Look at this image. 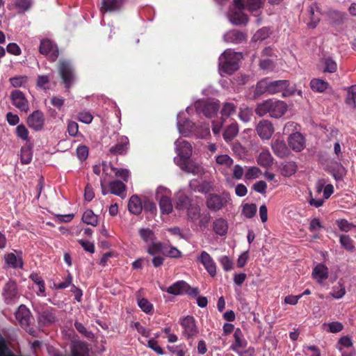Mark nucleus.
I'll list each match as a JSON object with an SVG mask.
<instances>
[{"label": "nucleus", "instance_id": "obj_45", "mask_svg": "<svg viewBox=\"0 0 356 356\" xmlns=\"http://www.w3.org/2000/svg\"><path fill=\"white\" fill-rule=\"evenodd\" d=\"M257 205L255 204H245L243 206L242 213L248 218H253L257 213Z\"/></svg>", "mask_w": 356, "mask_h": 356}, {"label": "nucleus", "instance_id": "obj_27", "mask_svg": "<svg viewBox=\"0 0 356 356\" xmlns=\"http://www.w3.org/2000/svg\"><path fill=\"white\" fill-rule=\"evenodd\" d=\"M271 147L275 154L280 158L286 156L289 153V150L283 140L277 139L273 141Z\"/></svg>", "mask_w": 356, "mask_h": 356}, {"label": "nucleus", "instance_id": "obj_12", "mask_svg": "<svg viewBox=\"0 0 356 356\" xmlns=\"http://www.w3.org/2000/svg\"><path fill=\"white\" fill-rule=\"evenodd\" d=\"M3 296L7 304L13 303L19 298L17 284L14 281H8L3 287Z\"/></svg>", "mask_w": 356, "mask_h": 356}, {"label": "nucleus", "instance_id": "obj_64", "mask_svg": "<svg viewBox=\"0 0 356 356\" xmlns=\"http://www.w3.org/2000/svg\"><path fill=\"white\" fill-rule=\"evenodd\" d=\"M262 0H248L247 8L251 11H257L261 7Z\"/></svg>", "mask_w": 356, "mask_h": 356}, {"label": "nucleus", "instance_id": "obj_31", "mask_svg": "<svg viewBox=\"0 0 356 356\" xmlns=\"http://www.w3.org/2000/svg\"><path fill=\"white\" fill-rule=\"evenodd\" d=\"M238 134V126L236 122H232L226 127L222 136L227 143L231 142Z\"/></svg>", "mask_w": 356, "mask_h": 356}, {"label": "nucleus", "instance_id": "obj_29", "mask_svg": "<svg viewBox=\"0 0 356 356\" xmlns=\"http://www.w3.org/2000/svg\"><path fill=\"white\" fill-rule=\"evenodd\" d=\"M128 209L134 215H139L142 212L143 203L138 195H134L130 197L128 203Z\"/></svg>", "mask_w": 356, "mask_h": 356}, {"label": "nucleus", "instance_id": "obj_30", "mask_svg": "<svg viewBox=\"0 0 356 356\" xmlns=\"http://www.w3.org/2000/svg\"><path fill=\"white\" fill-rule=\"evenodd\" d=\"M71 350L72 354L74 356L88 355V348L86 343L81 341H74L71 346Z\"/></svg>", "mask_w": 356, "mask_h": 356}, {"label": "nucleus", "instance_id": "obj_42", "mask_svg": "<svg viewBox=\"0 0 356 356\" xmlns=\"http://www.w3.org/2000/svg\"><path fill=\"white\" fill-rule=\"evenodd\" d=\"M282 174L285 177H290L297 170V165L294 161H289L282 164Z\"/></svg>", "mask_w": 356, "mask_h": 356}, {"label": "nucleus", "instance_id": "obj_52", "mask_svg": "<svg viewBox=\"0 0 356 356\" xmlns=\"http://www.w3.org/2000/svg\"><path fill=\"white\" fill-rule=\"evenodd\" d=\"M270 34V30L268 28L263 27L262 29L257 31L253 35L252 40L255 42L262 41L266 39Z\"/></svg>", "mask_w": 356, "mask_h": 356}, {"label": "nucleus", "instance_id": "obj_15", "mask_svg": "<svg viewBox=\"0 0 356 356\" xmlns=\"http://www.w3.org/2000/svg\"><path fill=\"white\" fill-rule=\"evenodd\" d=\"M181 325L184 328V334L187 337H192L198 333L195 319L193 316H187L181 321Z\"/></svg>", "mask_w": 356, "mask_h": 356}, {"label": "nucleus", "instance_id": "obj_22", "mask_svg": "<svg viewBox=\"0 0 356 356\" xmlns=\"http://www.w3.org/2000/svg\"><path fill=\"white\" fill-rule=\"evenodd\" d=\"M40 52L44 55H50V57L55 60L58 56V51L49 40H43L40 42Z\"/></svg>", "mask_w": 356, "mask_h": 356}, {"label": "nucleus", "instance_id": "obj_23", "mask_svg": "<svg viewBox=\"0 0 356 356\" xmlns=\"http://www.w3.org/2000/svg\"><path fill=\"white\" fill-rule=\"evenodd\" d=\"M246 35L238 30L234 29L227 31L223 36L224 40L229 43H241L246 40Z\"/></svg>", "mask_w": 356, "mask_h": 356}, {"label": "nucleus", "instance_id": "obj_35", "mask_svg": "<svg viewBox=\"0 0 356 356\" xmlns=\"http://www.w3.org/2000/svg\"><path fill=\"white\" fill-rule=\"evenodd\" d=\"M227 223L224 219L218 218L214 220L213 223V229L216 234L224 236L227 234Z\"/></svg>", "mask_w": 356, "mask_h": 356}, {"label": "nucleus", "instance_id": "obj_1", "mask_svg": "<svg viewBox=\"0 0 356 356\" xmlns=\"http://www.w3.org/2000/svg\"><path fill=\"white\" fill-rule=\"evenodd\" d=\"M286 110L287 105L283 101L268 99L257 105L255 113L260 117L268 113L271 118H280L284 115Z\"/></svg>", "mask_w": 356, "mask_h": 356}, {"label": "nucleus", "instance_id": "obj_13", "mask_svg": "<svg viewBox=\"0 0 356 356\" xmlns=\"http://www.w3.org/2000/svg\"><path fill=\"white\" fill-rule=\"evenodd\" d=\"M44 118L40 111H35L27 118L28 126L35 131H40L43 128Z\"/></svg>", "mask_w": 356, "mask_h": 356}, {"label": "nucleus", "instance_id": "obj_20", "mask_svg": "<svg viewBox=\"0 0 356 356\" xmlns=\"http://www.w3.org/2000/svg\"><path fill=\"white\" fill-rule=\"evenodd\" d=\"M288 143L290 147L296 152H300L305 147V138L299 132L290 134L288 138Z\"/></svg>", "mask_w": 356, "mask_h": 356}, {"label": "nucleus", "instance_id": "obj_36", "mask_svg": "<svg viewBox=\"0 0 356 356\" xmlns=\"http://www.w3.org/2000/svg\"><path fill=\"white\" fill-rule=\"evenodd\" d=\"M257 162L260 165L268 168L272 165L273 158L268 150H264L259 154Z\"/></svg>", "mask_w": 356, "mask_h": 356}, {"label": "nucleus", "instance_id": "obj_9", "mask_svg": "<svg viewBox=\"0 0 356 356\" xmlns=\"http://www.w3.org/2000/svg\"><path fill=\"white\" fill-rule=\"evenodd\" d=\"M58 70L65 87L70 88L74 79L73 69L70 63L65 60L60 61Z\"/></svg>", "mask_w": 356, "mask_h": 356}, {"label": "nucleus", "instance_id": "obj_63", "mask_svg": "<svg viewBox=\"0 0 356 356\" xmlns=\"http://www.w3.org/2000/svg\"><path fill=\"white\" fill-rule=\"evenodd\" d=\"M147 346L154 350L158 355H162L164 354L162 348L158 345L157 341L154 339H149Z\"/></svg>", "mask_w": 356, "mask_h": 356}, {"label": "nucleus", "instance_id": "obj_11", "mask_svg": "<svg viewBox=\"0 0 356 356\" xmlns=\"http://www.w3.org/2000/svg\"><path fill=\"white\" fill-rule=\"evenodd\" d=\"M227 199L217 194H209L207 197L206 204L209 209L213 211L220 210L226 206Z\"/></svg>", "mask_w": 356, "mask_h": 356}, {"label": "nucleus", "instance_id": "obj_2", "mask_svg": "<svg viewBox=\"0 0 356 356\" xmlns=\"http://www.w3.org/2000/svg\"><path fill=\"white\" fill-rule=\"evenodd\" d=\"M242 58L241 53L227 49L219 58V69L221 72L232 74L238 69V61Z\"/></svg>", "mask_w": 356, "mask_h": 356}, {"label": "nucleus", "instance_id": "obj_18", "mask_svg": "<svg viewBox=\"0 0 356 356\" xmlns=\"http://www.w3.org/2000/svg\"><path fill=\"white\" fill-rule=\"evenodd\" d=\"M15 317L22 327H28L31 321V314L29 309L24 305H21L16 314Z\"/></svg>", "mask_w": 356, "mask_h": 356}, {"label": "nucleus", "instance_id": "obj_17", "mask_svg": "<svg viewBox=\"0 0 356 356\" xmlns=\"http://www.w3.org/2000/svg\"><path fill=\"white\" fill-rule=\"evenodd\" d=\"M256 131L261 138L268 140L273 135L274 128L270 121L263 120L258 123Z\"/></svg>", "mask_w": 356, "mask_h": 356}, {"label": "nucleus", "instance_id": "obj_44", "mask_svg": "<svg viewBox=\"0 0 356 356\" xmlns=\"http://www.w3.org/2000/svg\"><path fill=\"white\" fill-rule=\"evenodd\" d=\"M346 102L353 108L356 107V85L348 88Z\"/></svg>", "mask_w": 356, "mask_h": 356}, {"label": "nucleus", "instance_id": "obj_37", "mask_svg": "<svg viewBox=\"0 0 356 356\" xmlns=\"http://www.w3.org/2000/svg\"><path fill=\"white\" fill-rule=\"evenodd\" d=\"M6 262L8 265L13 268H20L23 266V261L21 257H17L14 253L10 252L5 257Z\"/></svg>", "mask_w": 356, "mask_h": 356}, {"label": "nucleus", "instance_id": "obj_4", "mask_svg": "<svg viewBox=\"0 0 356 356\" xmlns=\"http://www.w3.org/2000/svg\"><path fill=\"white\" fill-rule=\"evenodd\" d=\"M289 86L287 80L270 81L268 79L259 81L256 87L257 94H262L267 92L269 94H275L286 90Z\"/></svg>", "mask_w": 356, "mask_h": 356}, {"label": "nucleus", "instance_id": "obj_49", "mask_svg": "<svg viewBox=\"0 0 356 356\" xmlns=\"http://www.w3.org/2000/svg\"><path fill=\"white\" fill-rule=\"evenodd\" d=\"M140 237L147 243H150L154 241L155 236L154 232L149 229H140L139 230Z\"/></svg>", "mask_w": 356, "mask_h": 356}, {"label": "nucleus", "instance_id": "obj_32", "mask_svg": "<svg viewBox=\"0 0 356 356\" xmlns=\"http://www.w3.org/2000/svg\"><path fill=\"white\" fill-rule=\"evenodd\" d=\"M234 343L230 346V348L239 353L238 349L246 346V341L243 339V334L239 328H237L234 333Z\"/></svg>", "mask_w": 356, "mask_h": 356}, {"label": "nucleus", "instance_id": "obj_21", "mask_svg": "<svg viewBox=\"0 0 356 356\" xmlns=\"http://www.w3.org/2000/svg\"><path fill=\"white\" fill-rule=\"evenodd\" d=\"M128 147L129 140L127 137L122 136L120 138L116 145L110 147L108 154L111 156L124 154L127 152Z\"/></svg>", "mask_w": 356, "mask_h": 356}, {"label": "nucleus", "instance_id": "obj_60", "mask_svg": "<svg viewBox=\"0 0 356 356\" xmlns=\"http://www.w3.org/2000/svg\"><path fill=\"white\" fill-rule=\"evenodd\" d=\"M184 348L185 345L172 346L168 347L170 352L175 356H184L186 353Z\"/></svg>", "mask_w": 356, "mask_h": 356}, {"label": "nucleus", "instance_id": "obj_28", "mask_svg": "<svg viewBox=\"0 0 356 356\" xmlns=\"http://www.w3.org/2000/svg\"><path fill=\"white\" fill-rule=\"evenodd\" d=\"M328 172L336 180L341 179L346 175L345 168L339 163L335 162L327 166Z\"/></svg>", "mask_w": 356, "mask_h": 356}, {"label": "nucleus", "instance_id": "obj_25", "mask_svg": "<svg viewBox=\"0 0 356 356\" xmlns=\"http://www.w3.org/2000/svg\"><path fill=\"white\" fill-rule=\"evenodd\" d=\"M328 268L324 264H318L312 271V277L319 284L322 283L328 277Z\"/></svg>", "mask_w": 356, "mask_h": 356}, {"label": "nucleus", "instance_id": "obj_40", "mask_svg": "<svg viewBox=\"0 0 356 356\" xmlns=\"http://www.w3.org/2000/svg\"><path fill=\"white\" fill-rule=\"evenodd\" d=\"M190 198L184 193H179L177 195L175 209L178 210L187 209L190 206Z\"/></svg>", "mask_w": 356, "mask_h": 356}, {"label": "nucleus", "instance_id": "obj_39", "mask_svg": "<svg viewBox=\"0 0 356 356\" xmlns=\"http://www.w3.org/2000/svg\"><path fill=\"white\" fill-rule=\"evenodd\" d=\"M108 187L112 194L118 196H121L122 193L126 190L125 184L119 180L111 181L108 184Z\"/></svg>", "mask_w": 356, "mask_h": 356}, {"label": "nucleus", "instance_id": "obj_43", "mask_svg": "<svg viewBox=\"0 0 356 356\" xmlns=\"http://www.w3.org/2000/svg\"><path fill=\"white\" fill-rule=\"evenodd\" d=\"M82 220L84 223L90 225L92 226H97L98 220L97 216L93 213L92 210H86L82 216Z\"/></svg>", "mask_w": 356, "mask_h": 356}, {"label": "nucleus", "instance_id": "obj_6", "mask_svg": "<svg viewBox=\"0 0 356 356\" xmlns=\"http://www.w3.org/2000/svg\"><path fill=\"white\" fill-rule=\"evenodd\" d=\"M163 291H165L162 288ZM166 291L172 295L178 296L186 293L192 297H197L199 290L197 288H193L184 281H178L167 288Z\"/></svg>", "mask_w": 356, "mask_h": 356}, {"label": "nucleus", "instance_id": "obj_14", "mask_svg": "<svg viewBox=\"0 0 356 356\" xmlns=\"http://www.w3.org/2000/svg\"><path fill=\"white\" fill-rule=\"evenodd\" d=\"M10 98L15 106L22 111L28 112L29 109V103L22 91L18 90L13 91L10 94Z\"/></svg>", "mask_w": 356, "mask_h": 356}, {"label": "nucleus", "instance_id": "obj_59", "mask_svg": "<svg viewBox=\"0 0 356 356\" xmlns=\"http://www.w3.org/2000/svg\"><path fill=\"white\" fill-rule=\"evenodd\" d=\"M77 119L86 124H90L92 122L93 116L89 111H81L78 113Z\"/></svg>", "mask_w": 356, "mask_h": 356}, {"label": "nucleus", "instance_id": "obj_38", "mask_svg": "<svg viewBox=\"0 0 356 356\" xmlns=\"http://www.w3.org/2000/svg\"><path fill=\"white\" fill-rule=\"evenodd\" d=\"M177 127L179 133L186 136L194 129L195 124L188 120H186V121L184 122L183 124H181L180 120V115H179Z\"/></svg>", "mask_w": 356, "mask_h": 356}, {"label": "nucleus", "instance_id": "obj_56", "mask_svg": "<svg viewBox=\"0 0 356 356\" xmlns=\"http://www.w3.org/2000/svg\"><path fill=\"white\" fill-rule=\"evenodd\" d=\"M28 77L26 76H18L10 78L9 81L13 87L18 88L26 83Z\"/></svg>", "mask_w": 356, "mask_h": 356}, {"label": "nucleus", "instance_id": "obj_7", "mask_svg": "<svg viewBox=\"0 0 356 356\" xmlns=\"http://www.w3.org/2000/svg\"><path fill=\"white\" fill-rule=\"evenodd\" d=\"M175 152L178 157H175L174 161L177 163V161H183L190 159L193 152L191 144L182 138H179L175 142Z\"/></svg>", "mask_w": 356, "mask_h": 356}, {"label": "nucleus", "instance_id": "obj_62", "mask_svg": "<svg viewBox=\"0 0 356 356\" xmlns=\"http://www.w3.org/2000/svg\"><path fill=\"white\" fill-rule=\"evenodd\" d=\"M16 133L18 137L24 140L29 138V131L24 124L18 125L16 128Z\"/></svg>", "mask_w": 356, "mask_h": 356}, {"label": "nucleus", "instance_id": "obj_47", "mask_svg": "<svg viewBox=\"0 0 356 356\" xmlns=\"http://www.w3.org/2000/svg\"><path fill=\"white\" fill-rule=\"evenodd\" d=\"M165 247L161 243H155L154 241L149 243L147 252L152 255L156 254L158 253H163L164 252Z\"/></svg>", "mask_w": 356, "mask_h": 356}, {"label": "nucleus", "instance_id": "obj_46", "mask_svg": "<svg viewBox=\"0 0 356 356\" xmlns=\"http://www.w3.org/2000/svg\"><path fill=\"white\" fill-rule=\"evenodd\" d=\"M323 63L325 66L323 70L324 72L334 73L337 71V65L332 58L327 57L323 58Z\"/></svg>", "mask_w": 356, "mask_h": 356}, {"label": "nucleus", "instance_id": "obj_24", "mask_svg": "<svg viewBox=\"0 0 356 356\" xmlns=\"http://www.w3.org/2000/svg\"><path fill=\"white\" fill-rule=\"evenodd\" d=\"M308 12L310 17V22H309L308 26L310 28L314 29L319 22L321 14L320 7L318 3H312L309 7Z\"/></svg>", "mask_w": 356, "mask_h": 356}, {"label": "nucleus", "instance_id": "obj_48", "mask_svg": "<svg viewBox=\"0 0 356 356\" xmlns=\"http://www.w3.org/2000/svg\"><path fill=\"white\" fill-rule=\"evenodd\" d=\"M236 106L232 102H225L222 108L221 114L222 117H229L235 113Z\"/></svg>", "mask_w": 356, "mask_h": 356}, {"label": "nucleus", "instance_id": "obj_50", "mask_svg": "<svg viewBox=\"0 0 356 356\" xmlns=\"http://www.w3.org/2000/svg\"><path fill=\"white\" fill-rule=\"evenodd\" d=\"M20 159L22 164H29L32 160L31 150L27 147H22L21 148Z\"/></svg>", "mask_w": 356, "mask_h": 356}, {"label": "nucleus", "instance_id": "obj_16", "mask_svg": "<svg viewBox=\"0 0 356 356\" xmlns=\"http://www.w3.org/2000/svg\"><path fill=\"white\" fill-rule=\"evenodd\" d=\"M200 261L206 268L209 275L214 277L216 274V266L212 257L206 251H202L197 257Z\"/></svg>", "mask_w": 356, "mask_h": 356}, {"label": "nucleus", "instance_id": "obj_33", "mask_svg": "<svg viewBox=\"0 0 356 356\" xmlns=\"http://www.w3.org/2000/svg\"><path fill=\"white\" fill-rule=\"evenodd\" d=\"M329 17L332 23L337 26L343 24L348 19V15L346 13L336 10H330Z\"/></svg>", "mask_w": 356, "mask_h": 356}, {"label": "nucleus", "instance_id": "obj_41", "mask_svg": "<svg viewBox=\"0 0 356 356\" xmlns=\"http://www.w3.org/2000/svg\"><path fill=\"white\" fill-rule=\"evenodd\" d=\"M328 86L327 82L319 79H314L310 82L311 88L314 91L318 92H324L327 88Z\"/></svg>", "mask_w": 356, "mask_h": 356}, {"label": "nucleus", "instance_id": "obj_26", "mask_svg": "<svg viewBox=\"0 0 356 356\" xmlns=\"http://www.w3.org/2000/svg\"><path fill=\"white\" fill-rule=\"evenodd\" d=\"M124 0H102L100 10L102 13L119 10Z\"/></svg>", "mask_w": 356, "mask_h": 356}, {"label": "nucleus", "instance_id": "obj_61", "mask_svg": "<svg viewBox=\"0 0 356 356\" xmlns=\"http://www.w3.org/2000/svg\"><path fill=\"white\" fill-rule=\"evenodd\" d=\"M76 156L80 161H84L88 156V147L86 145H80L76 149Z\"/></svg>", "mask_w": 356, "mask_h": 356}, {"label": "nucleus", "instance_id": "obj_5", "mask_svg": "<svg viewBox=\"0 0 356 356\" xmlns=\"http://www.w3.org/2000/svg\"><path fill=\"white\" fill-rule=\"evenodd\" d=\"M156 198L159 202V207L163 214H169L172 211L169 189L162 186H159L156 191Z\"/></svg>", "mask_w": 356, "mask_h": 356}, {"label": "nucleus", "instance_id": "obj_55", "mask_svg": "<svg viewBox=\"0 0 356 356\" xmlns=\"http://www.w3.org/2000/svg\"><path fill=\"white\" fill-rule=\"evenodd\" d=\"M323 326L328 327V328H329L328 332H332V333L339 332L343 328V325H342V323L337 322V321L332 322V323H324L323 325Z\"/></svg>", "mask_w": 356, "mask_h": 356}, {"label": "nucleus", "instance_id": "obj_58", "mask_svg": "<svg viewBox=\"0 0 356 356\" xmlns=\"http://www.w3.org/2000/svg\"><path fill=\"white\" fill-rule=\"evenodd\" d=\"M138 305L140 308L147 314H149L152 311V305L145 298L139 299L138 300Z\"/></svg>", "mask_w": 356, "mask_h": 356}, {"label": "nucleus", "instance_id": "obj_8", "mask_svg": "<svg viewBox=\"0 0 356 356\" xmlns=\"http://www.w3.org/2000/svg\"><path fill=\"white\" fill-rule=\"evenodd\" d=\"M195 106L198 112L209 118L215 116L219 109V104L216 102H197Z\"/></svg>", "mask_w": 356, "mask_h": 356}, {"label": "nucleus", "instance_id": "obj_51", "mask_svg": "<svg viewBox=\"0 0 356 356\" xmlns=\"http://www.w3.org/2000/svg\"><path fill=\"white\" fill-rule=\"evenodd\" d=\"M216 163L226 168H230L233 165L234 161L227 154H222L216 157Z\"/></svg>", "mask_w": 356, "mask_h": 356}, {"label": "nucleus", "instance_id": "obj_54", "mask_svg": "<svg viewBox=\"0 0 356 356\" xmlns=\"http://www.w3.org/2000/svg\"><path fill=\"white\" fill-rule=\"evenodd\" d=\"M340 243L347 250L352 251L354 249L353 241L348 235H341L340 236Z\"/></svg>", "mask_w": 356, "mask_h": 356}, {"label": "nucleus", "instance_id": "obj_34", "mask_svg": "<svg viewBox=\"0 0 356 356\" xmlns=\"http://www.w3.org/2000/svg\"><path fill=\"white\" fill-rule=\"evenodd\" d=\"M229 19L234 25L245 24L248 21V16L243 13L242 10L233 11L229 15Z\"/></svg>", "mask_w": 356, "mask_h": 356}, {"label": "nucleus", "instance_id": "obj_57", "mask_svg": "<svg viewBox=\"0 0 356 356\" xmlns=\"http://www.w3.org/2000/svg\"><path fill=\"white\" fill-rule=\"evenodd\" d=\"M261 174V170L257 167H250L248 169L245 173V177L246 179H254L257 178Z\"/></svg>", "mask_w": 356, "mask_h": 356}, {"label": "nucleus", "instance_id": "obj_3", "mask_svg": "<svg viewBox=\"0 0 356 356\" xmlns=\"http://www.w3.org/2000/svg\"><path fill=\"white\" fill-rule=\"evenodd\" d=\"M187 218L195 226H198L201 230H204L208 227L211 217L208 212L201 213L200 206L193 204H190L187 209Z\"/></svg>", "mask_w": 356, "mask_h": 356}, {"label": "nucleus", "instance_id": "obj_19", "mask_svg": "<svg viewBox=\"0 0 356 356\" xmlns=\"http://www.w3.org/2000/svg\"><path fill=\"white\" fill-rule=\"evenodd\" d=\"M56 320L54 309H46L38 313V321L40 326H48Z\"/></svg>", "mask_w": 356, "mask_h": 356}, {"label": "nucleus", "instance_id": "obj_53", "mask_svg": "<svg viewBox=\"0 0 356 356\" xmlns=\"http://www.w3.org/2000/svg\"><path fill=\"white\" fill-rule=\"evenodd\" d=\"M345 286L342 284L338 283V285L334 286L332 288L331 296L336 299H339L342 298L345 295Z\"/></svg>", "mask_w": 356, "mask_h": 356}, {"label": "nucleus", "instance_id": "obj_10", "mask_svg": "<svg viewBox=\"0 0 356 356\" xmlns=\"http://www.w3.org/2000/svg\"><path fill=\"white\" fill-rule=\"evenodd\" d=\"M183 171L195 175L202 174V167L195 161L186 159L183 161H177L176 163Z\"/></svg>", "mask_w": 356, "mask_h": 356}]
</instances>
